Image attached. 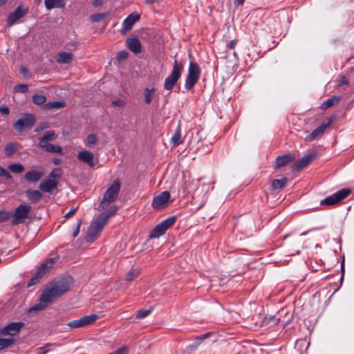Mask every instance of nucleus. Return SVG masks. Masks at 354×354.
<instances>
[{
  "label": "nucleus",
  "mask_w": 354,
  "mask_h": 354,
  "mask_svg": "<svg viewBox=\"0 0 354 354\" xmlns=\"http://www.w3.org/2000/svg\"><path fill=\"white\" fill-rule=\"evenodd\" d=\"M71 283V279L69 281L66 279L53 281L43 291L39 298L40 301L52 303L54 299L59 298L70 289Z\"/></svg>",
  "instance_id": "f257e3e1"
},
{
  "label": "nucleus",
  "mask_w": 354,
  "mask_h": 354,
  "mask_svg": "<svg viewBox=\"0 0 354 354\" xmlns=\"http://www.w3.org/2000/svg\"><path fill=\"white\" fill-rule=\"evenodd\" d=\"M120 190V183L115 180L105 192L103 198L100 204L102 209H106L110 204L115 202Z\"/></svg>",
  "instance_id": "f03ea898"
},
{
  "label": "nucleus",
  "mask_w": 354,
  "mask_h": 354,
  "mask_svg": "<svg viewBox=\"0 0 354 354\" xmlns=\"http://www.w3.org/2000/svg\"><path fill=\"white\" fill-rule=\"evenodd\" d=\"M183 69L182 64L175 59L171 74L165 80L164 88L165 90L171 91L173 89L181 76Z\"/></svg>",
  "instance_id": "7ed1b4c3"
},
{
  "label": "nucleus",
  "mask_w": 354,
  "mask_h": 354,
  "mask_svg": "<svg viewBox=\"0 0 354 354\" xmlns=\"http://www.w3.org/2000/svg\"><path fill=\"white\" fill-rule=\"evenodd\" d=\"M176 219L177 216L174 215L163 220L155 226V227L150 232L149 236L151 239H155L162 236L168 229L175 224Z\"/></svg>",
  "instance_id": "20e7f679"
},
{
  "label": "nucleus",
  "mask_w": 354,
  "mask_h": 354,
  "mask_svg": "<svg viewBox=\"0 0 354 354\" xmlns=\"http://www.w3.org/2000/svg\"><path fill=\"white\" fill-rule=\"evenodd\" d=\"M201 68L199 66L194 62H190L188 68V74L187 75L185 84V88L189 91L191 90L197 83L200 78Z\"/></svg>",
  "instance_id": "39448f33"
},
{
  "label": "nucleus",
  "mask_w": 354,
  "mask_h": 354,
  "mask_svg": "<svg viewBox=\"0 0 354 354\" xmlns=\"http://www.w3.org/2000/svg\"><path fill=\"white\" fill-rule=\"evenodd\" d=\"M106 223V222L98 216L95 220L92 222L88 230L86 241L90 243L94 241L99 236Z\"/></svg>",
  "instance_id": "423d86ee"
},
{
  "label": "nucleus",
  "mask_w": 354,
  "mask_h": 354,
  "mask_svg": "<svg viewBox=\"0 0 354 354\" xmlns=\"http://www.w3.org/2000/svg\"><path fill=\"white\" fill-rule=\"evenodd\" d=\"M31 209V206L28 204H21L16 207L12 215V225L25 223V220L28 217Z\"/></svg>",
  "instance_id": "0eeeda50"
},
{
  "label": "nucleus",
  "mask_w": 354,
  "mask_h": 354,
  "mask_svg": "<svg viewBox=\"0 0 354 354\" xmlns=\"http://www.w3.org/2000/svg\"><path fill=\"white\" fill-rule=\"evenodd\" d=\"M351 193L349 189H342L333 194L327 196L320 202L322 205H333L348 196Z\"/></svg>",
  "instance_id": "6e6552de"
},
{
  "label": "nucleus",
  "mask_w": 354,
  "mask_h": 354,
  "mask_svg": "<svg viewBox=\"0 0 354 354\" xmlns=\"http://www.w3.org/2000/svg\"><path fill=\"white\" fill-rule=\"evenodd\" d=\"M97 319L98 315L96 314L84 315L78 319H75L68 322L66 324V326H68L71 328H78L85 327L94 324Z\"/></svg>",
  "instance_id": "1a4fd4ad"
},
{
  "label": "nucleus",
  "mask_w": 354,
  "mask_h": 354,
  "mask_svg": "<svg viewBox=\"0 0 354 354\" xmlns=\"http://www.w3.org/2000/svg\"><path fill=\"white\" fill-rule=\"evenodd\" d=\"M54 263L53 259H49L43 263L39 268L37 272L29 280L27 283L28 287H30L37 283L42 277L48 272Z\"/></svg>",
  "instance_id": "9d476101"
},
{
  "label": "nucleus",
  "mask_w": 354,
  "mask_h": 354,
  "mask_svg": "<svg viewBox=\"0 0 354 354\" xmlns=\"http://www.w3.org/2000/svg\"><path fill=\"white\" fill-rule=\"evenodd\" d=\"M54 263L53 259H49L43 263L39 268L37 272L29 280L27 283L28 287H30L37 283L42 277L48 272Z\"/></svg>",
  "instance_id": "9b49d317"
},
{
  "label": "nucleus",
  "mask_w": 354,
  "mask_h": 354,
  "mask_svg": "<svg viewBox=\"0 0 354 354\" xmlns=\"http://www.w3.org/2000/svg\"><path fill=\"white\" fill-rule=\"evenodd\" d=\"M36 120L32 114H25L20 119L15 122L14 127L18 131H24L31 128L35 123Z\"/></svg>",
  "instance_id": "f8f14e48"
},
{
  "label": "nucleus",
  "mask_w": 354,
  "mask_h": 354,
  "mask_svg": "<svg viewBox=\"0 0 354 354\" xmlns=\"http://www.w3.org/2000/svg\"><path fill=\"white\" fill-rule=\"evenodd\" d=\"M170 193L167 191L162 192L155 196L151 203V207L156 210L166 207L169 203Z\"/></svg>",
  "instance_id": "ddd939ff"
},
{
  "label": "nucleus",
  "mask_w": 354,
  "mask_h": 354,
  "mask_svg": "<svg viewBox=\"0 0 354 354\" xmlns=\"http://www.w3.org/2000/svg\"><path fill=\"white\" fill-rule=\"evenodd\" d=\"M24 326V323L23 322H10L0 329V334L2 335H15L20 331Z\"/></svg>",
  "instance_id": "4468645a"
},
{
  "label": "nucleus",
  "mask_w": 354,
  "mask_h": 354,
  "mask_svg": "<svg viewBox=\"0 0 354 354\" xmlns=\"http://www.w3.org/2000/svg\"><path fill=\"white\" fill-rule=\"evenodd\" d=\"M331 122V118H328L327 121L324 122L321 125L315 129L310 134L306 137V141L311 142L315 140L317 138L321 136L324 133L326 129L330 125Z\"/></svg>",
  "instance_id": "2eb2a0df"
},
{
  "label": "nucleus",
  "mask_w": 354,
  "mask_h": 354,
  "mask_svg": "<svg viewBox=\"0 0 354 354\" xmlns=\"http://www.w3.org/2000/svg\"><path fill=\"white\" fill-rule=\"evenodd\" d=\"M44 176L43 168L39 167L37 169H30L24 175V179L26 182L33 184L38 183Z\"/></svg>",
  "instance_id": "dca6fc26"
},
{
  "label": "nucleus",
  "mask_w": 354,
  "mask_h": 354,
  "mask_svg": "<svg viewBox=\"0 0 354 354\" xmlns=\"http://www.w3.org/2000/svg\"><path fill=\"white\" fill-rule=\"evenodd\" d=\"M28 11V8H22L21 6H18L14 12L10 13L7 18V24L8 26H12L15 22H17L19 19L22 18L24 15L27 14Z\"/></svg>",
  "instance_id": "f3484780"
},
{
  "label": "nucleus",
  "mask_w": 354,
  "mask_h": 354,
  "mask_svg": "<svg viewBox=\"0 0 354 354\" xmlns=\"http://www.w3.org/2000/svg\"><path fill=\"white\" fill-rule=\"evenodd\" d=\"M316 156H303L297 160L292 165V169L294 171H300L306 167L310 162L315 160Z\"/></svg>",
  "instance_id": "a211bd4d"
},
{
  "label": "nucleus",
  "mask_w": 354,
  "mask_h": 354,
  "mask_svg": "<svg viewBox=\"0 0 354 354\" xmlns=\"http://www.w3.org/2000/svg\"><path fill=\"white\" fill-rule=\"evenodd\" d=\"M58 185V181L55 179H46L39 184V189L44 192L52 193L56 189Z\"/></svg>",
  "instance_id": "6ab92c4d"
},
{
  "label": "nucleus",
  "mask_w": 354,
  "mask_h": 354,
  "mask_svg": "<svg viewBox=\"0 0 354 354\" xmlns=\"http://www.w3.org/2000/svg\"><path fill=\"white\" fill-rule=\"evenodd\" d=\"M140 18V15L136 13H132L129 15L122 23V28L124 32L130 30L133 24L137 22Z\"/></svg>",
  "instance_id": "aec40b11"
},
{
  "label": "nucleus",
  "mask_w": 354,
  "mask_h": 354,
  "mask_svg": "<svg viewBox=\"0 0 354 354\" xmlns=\"http://www.w3.org/2000/svg\"><path fill=\"white\" fill-rule=\"evenodd\" d=\"M129 49L134 53H140L142 50L141 43L136 37L129 38L127 40Z\"/></svg>",
  "instance_id": "412c9836"
},
{
  "label": "nucleus",
  "mask_w": 354,
  "mask_h": 354,
  "mask_svg": "<svg viewBox=\"0 0 354 354\" xmlns=\"http://www.w3.org/2000/svg\"><path fill=\"white\" fill-rule=\"evenodd\" d=\"M73 55L71 53L59 52L56 57V61L59 64H67L72 62Z\"/></svg>",
  "instance_id": "4be33fe9"
},
{
  "label": "nucleus",
  "mask_w": 354,
  "mask_h": 354,
  "mask_svg": "<svg viewBox=\"0 0 354 354\" xmlns=\"http://www.w3.org/2000/svg\"><path fill=\"white\" fill-rule=\"evenodd\" d=\"M288 178L283 177L281 179H274L271 182V190L278 191L286 187L288 183Z\"/></svg>",
  "instance_id": "5701e85b"
},
{
  "label": "nucleus",
  "mask_w": 354,
  "mask_h": 354,
  "mask_svg": "<svg viewBox=\"0 0 354 354\" xmlns=\"http://www.w3.org/2000/svg\"><path fill=\"white\" fill-rule=\"evenodd\" d=\"M26 196L32 203H35L40 201L42 197V194L36 189H28L26 192Z\"/></svg>",
  "instance_id": "b1692460"
},
{
  "label": "nucleus",
  "mask_w": 354,
  "mask_h": 354,
  "mask_svg": "<svg viewBox=\"0 0 354 354\" xmlns=\"http://www.w3.org/2000/svg\"><path fill=\"white\" fill-rule=\"evenodd\" d=\"M144 99L147 104H150L152 100L157 97L156 89L153 87L145 88L144 90Z\"/></svg>",
  "instance_id": "393cba45"
},
{
  "label": "nucleus",
  "mask_w": 354,
  "mask_h": 354,
  "mask_svg": "<svg viewBox=\"0 0 354 354\" xmlns=\"http://www.w3.org/2000/svg\"><path fill=\"white\" fill-rule=\"evenodd\" d=\"M294 157L295 156H277L274 169H279L292 162L294 160Z\"/></svg>",
  "instance_id": "a878e982"
},
{
  "label": "nucleus",
  "mask_w": 354,
  "mask_h": 354,
  "mask_svg": "<svg viewBox=\"0 0 354 354\" xmlns=\"http://www.w3.org/2000/svg\"><path fill=\"white\" fill-rule=\"evenodd\" d=\"M214 333L212 332H207L201 335L196 336L195 337V342L188 346V348L191 350H196L197 347L207 338L212 335Z\"/></svg>",
  "instance_id": "bb28decb"
},
{
  "label": "nucleus",
  "mask_w": 354,
  "mask_h": 354,
  "mask_svg": "<svg viewBox=\"0 0 354 354\" xmlns=\"http://www.w3.org/2000/svg\"><path fill=\"white\" fill-rule=\"evenodd\" d=\"M214 333L212 332H207L201 335L196 336L195 337V342L188 346V348L191 350H196L197 347L207 338L212 335Z\"/></svg>",
  "instance_id": "cd10ccee"
},
{
  "label": "nucleus",
  "mask_w": 354,
  "mask_h": 354,
  "mask_svg": "<svg viewBox=\"0 0 354 354\" xmlns=\"http://www.w3.org/2000/svg\"><path fill=\"white\" fill-rule=\"evenodd\" d=\"M214 333L212 332H207L201 335L196 336L195 337V342L188 346V348L191 350H196L197 347L207 338L212 335Z\"/></svg>",
  "instance_id": "c85d7f7f"
},
{
  "label": "nucleus",
  "mask_w": 354,
  "mask_h": 354,
  "mask_svg": "<svg viewBox=\"0 0 354 354\" xmlns=\"http://www.w3.org/2000/svg\"><path fill=\"white\" fill-rule=\"evenodd\" d=\"M214 333L212 332H207L201 335L196 336L195 337V342L188 346V348L191 350H196L197 347L207 338L212 335Z\"/></svg>",
  "instance_id": "c756f323"
},
{
  "label": "nucleus",
  "mask_w": 354,
  "mask_h": 354,
  "mask_svg": "<svg viewBox=\"0 0 354 354\" xmlns=\"http://www.w3.org/2000/svg\"><path fill=\"white\" fill-rule=\"evenodd\" d=\"M339 100H340L339 96L333 95L331 97L325 100L324 102H322L321 104L320 108L322 110H326L328 108H330L335 104H337L339 102Z\"/></svg>",
  "instance_id": "7c9ffc66"
},
{
  "label": "nucleus",
  "mask_w": 354,
  "mask_h": 354,
  "mask_svg": "<svg viewBox=\"0 0 354 354\" xmlns=\"http://www.w3.org/2000/svg\"><path fill=\"white\" fill-rule=\"evenodd\" d=\"M44 3L46 8L48 10L55 8H62L65 6L64 0H45Z\"/></svg>",
  "instance_id": "2f4dec72"
},
{
  "label": "nucleus",
  "mask_w": 354,
  "mask_h": 354,
  "mask_svg": "<svg viewBox=\"0 0 354 354\" xmlns=\"http://www.w3.org/2000/svg\"><path fill=\"white\" fill-rule=\"evenodd\" d=\"M40 147L45 151L48 152V153H62V149L60 146L54 145L48 143V142H45L44 144H41Z\"/></svg>",
  "instance_id": "473e14b6"
},
{
  "label": "nucleus",
  "mask_w": 354,
  "mask_h": 354,
  "mask_svg": "<svg viewBox=\"0 0 354 354\" xmlns=\"http://www.w3.org/2000/svg\"><path fill=\"white\" fill-rule=\"evenodd\" d=\"M118 210L117 205H111L106 211L102 212L99 215L105 222L112 216L115 215Z\"/></svg>",
  "instance_id": "72a5a7b5"
},
{
  "label": "nucleus",
  "mask_w": 354,
  "mask_h": 354,
  "mask_svg": "<svg viewBox=\"0 0 354 354\" xmlns=\"http://www.w3.org/2000/svg\"><path fill=\"white\" fill-rule=\"evenodd\" d=\"M80 161L93 167L98 163L97 156H77Z\"/></svg>",
  "instance_id": "f704fd0d"
},
{
  "label": "nucleus",
  "mask_w": 354,
  "mask_h": 354,
  "mask_svg": "<svg viewBox=\"0 0 354 354\" xmlns=\"http://www.w3.org/2000/svg\"><path fill=\"white\" fill-rule=\"evenodd\" d=\"M171 140V142L174 145H179L182 142L181 129L180 126H178L177 128L176 129L175 132L174 133Z\"/></svg>",
  "instance_id": "c9c22d12"
},
{
  "label": "nucleus",
  "mask_w": 354,
  "mask_h": 354,
  "mask_svg": "<svg viewBox=\"0 0 354 354\" xmlns=\"http://www.w3.org/2000/svg\"><path fill=\"white\" fill-rule=\"evenodd\" d=\"M65 106V102L62 100L60 101H53L49 102L45 104V106L48 109H60L63 108Z\"/></svg>",
  "instance_id": "e433bc0d"
},
{
  "label": "nucleus",
  "mask_w": 354,
  "mask_h": 354,
  "mask_svg": "<svg viewBox=\"0 0 354 354\" xmlns=\"http://www.w3.org/2000/svg\"><path fill=\"white\" fill-rule=\"evenodd\" d=\"M14 342L13 338H0V351L10 347Z\"/></svg>",
  "instance_id": "4c0bfd02"
},
{
  "label": "nucleus",
  "mask_w": 354,
  "mask_h": 354,
  "mask_svg": "<svg viewBox=\"0 0 354 354\" xmlns=\"http://www.w3.org/2000/svg\"><path fill=\"white\" fill-rule=\"evenodd\" d=\"M8 169L15 174H21L24 171V167L20 163L10 164Z\"/></svg>",
  "instance_id": "58836bf2"
},
{
  "label": "nucleus",
  "mask_w": 354,
  "mask_h": 354,
  "mask_svg": "<svg viewBox=\"0 0 354 354\" xmlns=\"http://www.w3.org/2000/svg\"><path fill=\"white\" fill-rule=\"evenodd\" d=\"M6 155H12L18 153L17 145L14 143H8L5 147Z\"/></svg>",
  "instance_id": "ea45409f"
},
{
  "label": "nucleus",
  "mask_w": 354,
  "mask_h": 354,
  "mask_svg": "<svg viewBox=\"0 0 354 354\" xmlns=\"http://www.w3.org/2000/svg\"><path fill=\"white\" fill-rule=\"evenodd\" d=\"M140 274V270L138 269H131L126 274V280L127 281H131L134 279L138 277Z\"/></svg>",
  "instance_id": "a19ab883"
},
{
  "label": "nucleus",
  "mask_w": 354,
  "mask_h": 354,
  "mask_svg": "<svg viewBox=\"0 0 354 354\" xmlns=\"http://www.w3.org/2000/svg\"><path fill=\"white\" fill-rule=\"evenodd\" d=\"M62 172L59 168L53 169V171L50 173L47 179H55L59 182V180L61 178Z\"/></svg>",
  "instance_id": "79ce46f5"
},
{
  "label": "nucleus",
  "mask_w": 354,
  "mask_h": 354,
  "mask_svg": "<svg viewBox=\"0 0 354 354\" xmlns=\"http://www.w3.org/2000/svg\"><path fill=\"white\" fill-rule=\"evenodd\" d=\"M32 100L35 104L41 105L46 102V97L42 94H35Z\"/></svg>",
  "instance_id": "37998d69"
},
{
  "label": "nucleus",
  "mask_w": 354,
  "mask_h": 354,
  "mask_svg": "<svg viewBox=\"0 0 354 354\" xmlns=\"http://www.w3.org/2000/svg\"><path fill=\"white\" fill-rule=\"evenodd\" d=\"M109 15V12L97 13L91 15L90 19L92 22H100Z\"/></svg>",
  "instance_id": "c03bdc74"
},
{
  "label": "nucleus",
  "mask_w": 354,
  "mask_h": 354,
  "mask_svg": "<svg viewBox=\"0 0 354 354\" xmlns=\"http://www.w3.org/2000/svg\"><path fill=\"white\" fill-rule=\"evenodd\" d=\"M49 304L50 303L40 301L39 304H37L34 305L33 306H32L29 309V312L31 313L32 311H41V310L45 309L48 306Z\"/></svg>",
  "instance_id": "a18cd8bd"
},
{
  "label": "nucleus",
  "mask_w": 354,
  "mask_h": 354,
  "mask_svg": "<svg viewBox=\"0 0 354 354\" xmlns=\"http://www.w3.org/2000/svg\"><path fill=\"white\" fill-rule=\"evenodd\" d=\"M97 136L95 135V134H89L87 137H86V145L88 146V147H91V146H93L94 145L96 144V142H97Z\"/></svg>",
  "instance_id": "49530a36"
},
{
  "label": "nucleus",
  "mask_w": 354,
  "mask_h": 354,
  "mask_svg": "<svg viewBox=\"0 0 354 354\" xmlns=\"http://www.w3.org/2000/svg\"><path fill=\"white\" fill-rule=\"evenodd\" d=\"M51 346H53V344L47 343L44 346L37 348L36 354H47L50 351Z\"/></svg>",
  "instance_id": "de8ad7c7"
},
{
  "label": "nucleus",
  "mask_w": 354,
  "mask_h": 354,
  "mask_svg": "<svg viewBox=\"0 0 354 354\" xmlns=\"http://www.w3.org/2000/svg\"><path fill=\"white\" fill-rule=\"evenodd\" d=\"M55 138V133H46L44 135L43 137L41 138L39 145L47 142V141L48 140H53Z\"/></svg>",
  "instance_id": "09e8293b"
},
{
  "label": "nucleus",
  "mask_w": 354,
  "mask_h": 354,
  "mask_svg": "<svg viewBox=\"0 0 354 354\" xmlns=\"http://www.w3.org/2000/svg\"><path fill=\"white\" fill-rule=\"evenodd\" d=\"M151 313V310H140L138 311L136 318V319H142L147 316H148Z\"/></svg>",
  "instance_id": "8fccbe9b"
},
{
  "label": "nucleus",
  "mask_w": 354,
  "mask_h": 354,
  "mask_svg": "<svg viewBox=\"0 0 354 354\" xmlns=\"http://www.w3.org/2000/svg\"><path fill=\"white\" fill-rule=\"evenodd\" d=\"M28 89V85L26 84H18L15 86V91L17 93H26Z\"/></svg>",
  "instance_id": "3c124183"
},
{
  "label": "nucleus",
  "mask_w": 354,
  "mask_h": 354,
  "mask_svg": "<svg viewBox=\"0 0 354 354\" xmlns=\"http://www.w3.org/2000/svg\"><path fill=\"white\" fill-rule=\"evenodd\" d=\"M128 55H129L128 52H127L125 50L120 51L118 53L117 58L119 61H122V60L126 59L128 57Z\"/></svg>",
  "instance_id": "603ef678"
},
{
  "label": "nucleus",
  "mask_w": 354,
  "mask_h": 354,
  "mask_svg": "<svg viewBox=\"0 0 354 354\" xmlns=\"http://www.w3.org/2000/svg\"><path fill=\"white\" fill-rule=\"evenodd\" d=\"M0 176H4L7 179H11L12 176L11 174L4 168L2 167H0Z\"/></svg>",
  "instance_id": "864d4df0"
},
{
  "label": "nucleus",
  "mask_w": 354,
  "mask_h": 354,
  "mask_svg": "<svg viewBox=\"0 0 354 354\" xmlns=\"http://www.w3.org/2000/svg\"><path fill=\"white\" fill-rule=\"evenodd\" d=\"M9 218L8 213L6 211H0V222H5Z\"/></svg>",
  "instance_id": "5fc2aeb1"
},
{
  "label": "nucleus",
  "mask_w": 354,
  "mask_h": 354,
  "mask_svg": "<svg viewBox=\"0 0 354 354\" xmlns=\"http://www.w3.org/2000/svg\"><path fill=\"white\" fill-rule=\"evenodd\" d=\"M82 223V220L79 219L77 221V225H76V228L74 230V231L73 232V236L74 238L78 235V234L80 232V228Z\"/></svg>",
  "instance_id": "6e6d98bb"
},
{
  "label": "nucleus",
  "mask_w": 354,
  "mask_h": 354,
  "mask_svg": "<svg viewBox=\"0 0 354 354\" xmlns=\"http://www.w3.org/2000/svg\"><path fill=\"white\" fill-rule=\"evenodd\" d=\"M268 319L267 322L268 324H270L272 325H275L279 323V318L275 317L274 316H270L268 318H266Z\"/></svg>",
  "instance_id": "4d7b16f0"
},
{
  "label": "nucleus",
  "mask_w": 354,
  "mask_h": 354,
  "mask_svg": "<svg viewBox=\"0 0 354 354\" xmlns=\"http://www.w3.org/2000/svg\"><path fill=\"white\" fill-rule=\"evenodd\" d=\"M126 347L125 346H122L118 349H117L116 351L112 352V353H110L109 354H124L125 352H126Z\"/></svg>",
  "instance_id": "13d9d810"
},
{
  "label": "nucleus",
  "mask_w": 354,
  "mask_h": 354,
  "mask_svg": "<svg viewBox=\"0 0 354 354\" xmlns=\"http://www.w3.org/2000/svg\"><path fill=\"white\" fill-rule=\"evenodd\" d=\"M0 112L4 115H8L10 110L7 106H3L0 107Z\"/></svg>",
  "instance_id": "bf43d9fd"
},
{
  "label": "nucleus",
  "mask_w": 354,
  "mask_h": 354,
  "mask_svg": "<svg viewBox=\"0 0 354 354\" xmlns=\"http://www.w3.org/2000/svg\"><path fill=\"white\" fill-rule=\"evenodd\" d=\"M76 211H77V208L71 209L69 212H68L65 214V217L66 218H69V217L72 216L75 213Z\"/></svg>",
  "instance_id": "052dcab7"
},
{
  "label": "nucleus",
  "mask_w": 354,
  "mask_h": 354,
  "mask_svg": "<svg viewBox=\"0 0 354 354\" xmlns=\"http://www.w3.org/2000/svg\"><path fill=\"white\" fill-rule=\"evenodd\" d=\"M102 4H103L102 0H94L93 1V5L95 7H100V6H102Z\"/></svg>",
  "instance_id": "680f3d73"
},
{
  "label": "nucleus",
  "mask_w": 354,
  "mask_h": 354,
  "mask_svg": "<svg viewBox=\"0 0 354 354\" xmlns=\"http://www.w3.org/2000/svg\"><path fill=\"white\" fill-rule=\"evenodd\" d=\"M348 85V82L347 81V80L346 79V77L344 76H343L340 81H339V85Z\"/></svg>",
  "instance_id": "e2e57ef3"
},
{
  "label": "nucleus",
  "mask_w": 354,
  "mask_h": 354,
  "mask_svg": "<svg viewBox=\"0 0 354 354\" xmlns=\"http://www.w3.org/2000/svg\"><path fill=\"white\" fill-rule=\"evenodd\" d=\"M77 155H93L91 152L87 150L80 151Z\"/></svg>",
  "instance_id": "0e129e2a"
},
{
  "label": "nucleus",
  "mask_w": 354,
  "mask_h": 354,
  "mask_svg": "<svg viewBox=\"0 0 354 354\" xmlns=\"http://www.w3.org/2000/svg\"><path fill=\"white\" fill-rule=\"evenodd\" d=\"M112 103L115 106H123V102L120 100H114V101H113Z\"/></svg>",
  "instance_id": "69168bd1"
},
{
  "label": "nucleus",
  "mask_w": 354,
  "mask_h": 354,
  "mask_svg": "<svg viewBox=\"0 0 354 354\" xmlns=\"http://www.w3.org/2000/svg\"><path fill=\"white\" fill-rule=\"evenodd\" d=\"M244 1H245V0H234V4L236 6H239L243 5Z\"/></svg>",
  "instance_id": "338daca9"
},
{
  "label": "nucleus",
  "mask_w": 354,
  "mask_h": 354,
  "mask_svg": "<svg viewBox=\"0 0 354 354\" xmlns=\"http://www.w3.org/2000/svg\"><path fill=\"white\" fill-rule=\"evenodd\" d=\"M236 44V40H232L230 44H228V47L230 48V49H233L235 46Z\"/></svg>",
  "instance_id": "774afa93"
}]
</instances>
